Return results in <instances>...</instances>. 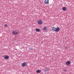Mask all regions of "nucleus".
<instances>
[{"label": "nucleus", "mask_w": 74, "mask_h": 74, "mask_svg": "<svg viewBox=\"0 0 74 74\" xmlns=\"http://www.w3.org/2000/svg\"><path fill=\"white\" fill-rule=\"evenodd\" d=\"M52 30L53 32H56V27H53L52 28Z\"/></svg>", "instance_id": "nucleus-4"}, {"label": "nucleus", "mask_w": 74, "mask_h": 74, "mask_svg": "<svg viewBox=\"0 0 74 74\" xmlns=\"http://www.w3.org/2000/svg\"><path fill=\"white\" fill-rule=\"evenodd\" d=\"M36 30L37 32H40V29L38 28H37L36 29Z\"/></svg>", "instance_id": "nucleus-8"}, {"label": "nucleus", "mask_w": 74, "mask_h": 74, "mask_svg": "<svg viewBox=\"0 0 74 74\" xmlns=\"http://www.w3.org/2000/svg\"><path fill=\"white\" fill-rule=\"evenodd\" d=\"M30 49V50H31V49H33L32 48Z\"/></svg>", "instance_id": "nucleus-16"}, {"label": "nucleus", "mask_w": 74, "mask_h": 74, "mask_svg": "<svg viewBox=\"0 0 74 74\" xmlns=\"http://www.w3.org/2000/svg\"><path fill=\"white\" fill-rule=\"evenodd\" d=\"M66 10V7H64L63 8H62V10H63V11H65V10Z\"/></svg>", "instance_id": "nucleus-11"}, {"label": "nucleus", "mask_w": 74, "mask_h": 74, "mask_svg": "<svg viewBox=\"0 0 74 74\" xmlns=\"http://www.w3.org/2000/svg\"><path fill=\"white\" fill-rule=\"evenodd\" d=\"M37 23L38 24L40 25L42 23V21H41L39 20L37 21Z\"/></svg>", "instance_id": "nucleus-5"}, {"label": "nucleus", "mask_w": 74, "mask_h": 74, "mask_svg": "<svg viewBox=\"0 0 74 74\" xmlns=\"http://www.w3.org/2000/svg\"><path fill=\"white\" fill-rule=\"evenodd\" d=\"M3 57L4 56H3Z\"/></svg>", "instance_id": "nucleus-17"}, {"label": "nucleus", "mask_w": 74, "mask_h": 74, "mask_svg": "<svg viewBox=\"0 0 74 74\" xmlns=\"http://www.w3.org/2000/svg\"><path fill=\"white\" fill-rule=\"evenodd\" d=\"M4 26H5V27H7V25L6 24H5L4 25Z\"/></svg>", "instance_id": "nucleus-15"}, {"label": "nucleus", "mask_w": 74, "mask_h": 74, "mask_svg": "<svg viewBox=\"0 0 74 74\" xmlns=\"http://www.w3.org/2000/svg\"><path fill=\"white\" fill-rule=\"evenodd\" d=\"M9 58V56H5L4 59H8Z\"/></svg>", "instance_id": "nucleus-7"}, {"label": "nucleus", "mask_w": 74, "mask_h": 74, "mask_svg": "<svg viewBox=\"0 0 74 74\" xmlns=\"http://www.w3.org/2000/svg\"><path fill=\"white\" fill-rule=\"evenodd\" d=\"M43 30L44 31H45V30H47V27H44L43 28Z\"/></svg>", "instance_id": "nucleus-12"}, {"label": "nucleus", "mask_w": 74, "mask_h": 74, "mask_svg": "<svg viewBox=\"0 0 74 74\" xmlns=\"http://www.w3.org/2000/svg\"><path fill=\"white\" fill-rule=\"evenodd\" d=\"M12 34H14L15 35H17V34H19V32L14 30L12 32Z\"/></svg>", "instance_id": "nucleus-1"}, {"label": "nucleus", "mask_w": 74, "mask_h": 74, "mask_svg": "<svg viewBox=\"0 0 74 74\" xmlns=\"http://www.w3.org/2000/svg\"><path fill=\"white\" fill-rule=\"evenodd\" d=\"M63 71H65V72H66L67 71V70L66 69H64L63 70Z\"/></svg>", "instance_id": "nucleus-14"}, {"label": "nucleus", "mask_w": 74, "mask_h": 74, "mask_svg": "<svg viewBox=\"0 0 74 74\" xmlns=\"http://www.w3.org/2000/svg\"><path fill=\"white\" fill-rule=\"evenodd\" d=\"M47 70H48V69H47V68H45L44 69V71H47Z\"/></svg>", "instance_id": "nucleus-13"}, {"label": "nucleus", "mask_w": 74, "mask_h": 74, "mask_svg": "<svg viewBox=\"0 0 74 74\" xmlns=\"http://www.w3.org/2000/svg\"><path fill=\"white\" fill-rule=\"evenodd\" d=\"M66 64H70V61H68L66 62Z\"/></svg>", "instance_id": "nucleus-10"}, {"label": "nucleus", "mask_w": 74, "mask_h": 74, "mask_svg": "<svg viewBox=\"0 0 74 74\" xmlns=\"http://www.w3.org/2000/svg\"><path fill=\"white\" fill-rule=\"evenodd\" d=\"M60 30V28L59 27L56 28V32H58Z\"/></svg>", "instance_id": "nucleus-3"}, {"label": "nucleus", "mask_w": 74, "mask_h": 74, "mask_svg": "<svg viewBox=\"0 0 74 74\" xmlns=\"http://www.w3.org/2000/svg\"><path fill=\"white\" fill-rule=\"evenodd\" d=\"M22 67H25L26 66V62L23 63L22 64Z\"/></svg>", "instance_id": "nucleus-6"}, {"label": "nucleus", "mask_w": 74, "mask_h": 74, "mask_svg": "<svg viewBox=\"0 0 74 74\" xmlns=\"http://www.w3.org/2000/svg\"><path fill=\"white\" fill-rule=\"evenodd\" d=\"M41 72V70H37L36 71V73H40Z\"/></svg>", "instance_id": "nucleus-9"}, {"label": "nucleus", "mask_w": 74, "mask_h": 74, "mask_svg": "<svg viewBox=\"0 0 74 74\" xmlns=\"http://www.w3.org/2000/svg\"><path fill=\"white\" fill-rule=\"evenodd\" d=\"M44 3L45 4H49V0H45L44 1Z\"/></svg>", "instance_id": "nucleus-2"}]
</instances>
